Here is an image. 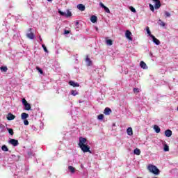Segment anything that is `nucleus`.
<instances>
[{
  "label": "nucleus",
  "instance_id": "nucleus-31",
  "mask_svg": "<svg viewBox=\"0 0 178 178\" xmlns=\"http://www.w3.org/2000/svg\"><path fill=\"white\" fill-rule=\"evenodd\" d=\"M104 114H100L97 116V119L99 120H102L104 119Z\"/></svg>",
  "mask_w": 178,
  "mask_h": 178
},
{
  "label": "nucleus",
  "instance_id": "nucleus-34",
  "mask_svg": "<svg viewBox=\"0 0 178 178\" xmlns=\"http://www.w3.org/2000/svg\"><path fill=\"white\" fill-rule=\"evenodd\" d=\"M42 47L44 52H47V54H48V49H47V47L45 46V44H42Z\"/></svg>",
  "mask_w": 178,
  "mask_h": 178
},
{
  "label": "nucleus",
  "instance_id": "nucleus-39",
  "mask_svg": "<svg viewBox=\"0 0 178 178\" xmlns=\"http://www.w3.org/2000/svg\"><path fill=\"white\" fill-rule=\"evenodd\" d=\"M24 124L25 126H29V120H24Z\"/></svg>",
  "mask_w": 178,
  "mask_h": 178
},
{
  "label": "nucleus",
  "instance_id": "nucleus-27",
  "mask_svg": "<svg viewBox=\"0 0 178 178\" xmlns=\"http://www.w3.org/2000/svg\"><path fill=\"white\" fill-rule=\"evenodd\" d=\"M146 31L149 37H151V35H154L151 34V31L149 30V27L147 26Z\"/></svg>",
  "mask_w": 178,
  "mask_h": 178
},
{
  "label": "nucleus",
  "instance_id": "nucleus-35",
  "mask_svg": "<svg viewBox=\"0 0 178 178\" xmlns=\"http://www.w3.org/2000/svg\"><path fill=\"white\" fill-rule=\"evenodd\" d=\"M129 9H130L131 12H133L134 13H136V8H134V7L131 6L129 8Z\"/></svg>",
  "mask_w": 178,
  "mask_h": 178
},
{
  "label": "nucleus",
  "instance_id": "nucleus-38",
  "mask_svg": "<svg viewBox=\"0 0 178 178\" xmlns=\"http://www.w3.org/2000/svg\"><path fill=\"white\" fill-rule=\"evenodd\" d=\"M165 17H170V13L168 11H165Z\"/></svg>",
  "mask_w": 178,
  "mask_h": 178
},
{
  "label": "nucleus",
  "instance_id": "nucleus-14",
  "mask_svg": "<svg viewBox=\"0 0 178 178\" xmlns=\"http://www.w3.org/2000/svg\"><path fill=\"white\" fill-rule=\"evenodd\" d=\"M98 20V18L95 15H92L90 17V22L92 23H97V21Z\"/></svg>",
  "mask_w": 178,
  "mask_h": 178
},
{
  "label": "nucleus",
  "instance_id": "nucleus-17",
  "mask_svg": "<svg viewBox=\"0 0 178 178\" xmlns=\"http://www.w3.org/2000/svg\"><path fill=\"white\" fill-rule=\"evenodd\" d=\"M27 118H29V114H27L26 113H22L21 114V118L22 119V120L27 119Z\"/></svg>",
  "mask_w": 178,
  "mask_h": 178
},
{
  "label": "nucleus",
  "instance_id": "nucleus-7",
  "mask_svg": "<svg viewBox=\"0 0 178 178\" xmlns=\"http://www.w3.org/2000/svg\"><path fill=\"white\" fill-rule=\"evenodd\" d=\"M153 2H155V5H154L155 9H159V8H161V1L153 0Z\"/></svg>",
  "mask_w": 178,
  "mask_h": 178
},
{
  "label": "nucleus",
  "instance_id": "nucleus-24",
  "mask_svg": "<svg viewBox=\"0 0 178 178\" xmlns=\"http://www.w3.org/2000/svg\"><path fill=\"white\" fill-rule=\"evenodd\" d=\"M36 70L40 73V74H44V71H42V69L40 68V67L37 66L36 67Z\"/></svg>",
  "mask_w": 178,
  "mask_h": 178
},
{
  "label": "nucleus",
  "instance_id": "nucleus-23",
  "mask_svg": "<svg viewBox=\"0 0 178 178\" xmlns=\"http://www.w3.org/2000/svg\"><path fill=\"white\" fill-rule=\"evenodd\" d=\"M0 70H1V72H8V67L2 66L0 67Z\"/></svg>",
  "mask_w": 178,
  "mask_h": 178
},
{
  "label": "nucleus",
  "instance_id": "nucleus-20",
  "mask_svg": "<svg viewBox=\"0 0 178 178\" xmlns=\"http://www.w3.org/2000/svg\"><path fill=\"white\" fill-rule=\"evenodd\" d=\"M154 129L155 130L156 133H161V128H159L158 125H154Z\"/></svg>",
  "mask_w": 178,
  "mask_h": 178
},
{
  "label": "nucleus",
  "instance_id": "nucleus-21",
  "mask_svg": "<svg viewBox=\"0 0 178 178\" xmlns=\"http://www.w3.org/2000/svg\"><path fill=\"white\" fill-rule=\"evenodd\" d=\"M68 169L70 170V172H71V173H74V172H76V168H74V167L70 165L68 167Z\"/></svg>",
  "mask_w": 178,
  "mask_h": 178
},
{
  "label": "nucleus",
  "instance_id": "nucleus-37",
  "mask_svg": "<svg viewBox=\"0 0 178 178\" xmlns=\"http://www.w3.org/2000/svg\"><path fill=\"white\" fill-rule=\"evenodd\" d=\"M104 10L106 13H111V10L106 6L105 7Z\"/></svg>",
  "mask_w": 178,
  "mask_h": 178
},
{
  "label": "nucleus",
  "instance_id": "nucleus-11",
  "mask_svg": "<svg viewBox=\"0 0 178 178\" xmlns=\"http://www.w3.org/2000/svg\"><path fill=\"white\" fill-rule=\"evenodd\" d=\"M104 115H111V113H112V110L111 108H109L108 107H106L104 109Z\"/></svg>",
  "mask_w": 178,
  "mask_h": 178
},
{
  "label": "nucleus",
  "instance_id": "nucleus-30",
  "mask_svg": "<svg viewBox=\"0 0 178 178\" xmlns=\"http://www.w3.org/2000/svg\"><path fill=\"white\" fill-rule=\"evenodd\" d=\"M165 152H168L169 151V146L168 145H164V148H163Z\"/></svg>",
  "mask_w": 178,
  "mask_h": 178
},
{
  "label": "nucleus",
  "instance_id": "nucleus-1",
  "mask_svg": "<svg viewBox=\"0 0 178 178\" xmlns=\"http://www.w3.org/2000/svg\"><path fill=\"white\" fill-rule=\"evenodd\" d=\"M78 145L84 153L89 152V154H91L90 146L87 145V138L80 137Z\"/></svg>",
  "mask_w": 178,
  "mask_h": 178
},
{
  "label": "nucleus",
  "instance_id": "nucleus-6",
  "mask_svg": "<svg viewBox=\"0 0 178 178\" xmlns=\"http://www.w3.org/2000/svg\"><path fill=\"white\" fill-rule=\"evenodd\" d=\"M10 143H11L13 147H17V145H19V140L15 139H11L10 140Z\"/></svg>",
  "mask_w": 178,
  "mask_h": 178
},
{
  "label": "nucleus",
  "instance_id": "nucleus-26",
  "mask_svg": "<svg viewBox=\"0 0 178 178\" xmlns=\"http://www.w3.org/2000/svg\"><path fill=\"white\" fill-rule=\"evenodd\" d=\"M158 24L162 27H165V22H163V21L159 19Z\"/></svg>",
  "mask_w": 178,
  "mask_h": 178
},
{
  "label": "nucleus",
  "instance_id": "nucleus-13",
  "mask_svg": "<svg viewBox=\"0 0 178 178\" xmlns=\"http://www.w3.org/2000/svg\"><path fill=\"white\" fill-rule=\"evenodd\" d=\"M69 84L71 85L72 87H80V84L79 83H76L73 81H70Z\"/></svg>",
  "mask_w": 178,
  "mask_h": 178
},
{
  "label": "nucleus",
  "instance_id": "nucleus-40",
  "mask_svg": "<svg viewBox=\"0 0 178 178\" xmlns=\"http://www.w3.org/2000/svg\"><path fill=\"white\" fill-rule=\"evenodd\" d=\"M99 6H101V8H103V9H104L106 6H105V5H104V3L102 2L99 3Z\"/></svg>",
  "mask_w": 178,
  "mask_h": 178
},
{
  "label": "nucleus",
  "instance_id": "nucleus-22",
  "mask_svg": "<svg viewBox=\"0 0 178 178\" xmlns=\"http://www.w3.org/2000/svg\"><path fill=\"white\" fill-rule=\"evenodd\" d=\"M1 149H2V151H5L6 152L9 151V149L8 148V147L6 145H3L1 147Z\"/></svg>",
  "mask_w": 178,
  "mask_h": 178
},
{
  "label": "nucleus",
  "instance_id": "nucleus-48",
  "mask_svg": "<svg viewBox=\"0 0 178 178\" xmlns=\"http://www.w3.org/2000/svg\"><path fill=\"white\" fill-rule=\"evenodd\" d=\"M76 24H79V22H76Z\"/></svg>",
  "mask_w": 178,
  "mask_h": 178
},
{
  "label": "nucleus",
  "instance_id": "nucleus-4",
  "mask_svg": "<svg viewBox=\"0 0 178 178\" xmlns=\"http://www.w3.org/2000/svg\"><path fill=\"white\" fill-rule=\"evenodd\" d=\"M31 31H33V29L29 28L28 30V33H26V37L29 40H34V38L35 37V35Z\"/></svg>",
  "mask_w": 178,
  "mask_h": 178
},
{
  "label": "nucleus",
  "instance_id": "nucleus-18",
  "mask_svg": "<svg viewBox=\"0 0 178 178\" xmlns=\"http://www.w3.org/2000/svg\"><path fill=\"white\" fill-rule=\"evenodd\" d=\"M86 62L87 63V66H91L92 61L90 58H88V56H86Z\"/></svg>",
  "mask_w": 178,
  "mask_h": 178
},
{
  "label": "nucleus",
  "instance_id": "nucleus-28",
  "mask_svg": "<svg viewBox=\"0 0 178 178\" xmlns=\"http://www.w3.org/2000/svg\"><path fill=\"white\" fill-rule=\"evenodd\" d=\"M65 16H66V17H70V16H72V12H70V10H67V13H65Z\"/></svg>",
  "mask_w": 178,
  "mask_h": 178
},
{
  "label": "nucleus",
  "instance_id": "nucleus-43",
  "mask_svg": "<svg viewBox=\"0 0 178 178\" xmlns=\"http://www.w3.org/2000/svg\"><path fill=\"white\" fill-rule=\"evenodd\" d=\"M15 158H16V155L13 154V155H12V159H15Z\"/></svg>",
  "mask_w": 178,
  "mask_h": 178
},
{
  "label": "nucleus",
  "instance_id": "nucleus-29",
  "mask_svg": "<svg viewBox=\"0 0 178 178\" xmlns=\"http://www.w3.org/2000/svg\"><path fill=\"white\" fill-rule=\"evenodd\" d=\"M106 44H107V45H113V42L112 41V40L108 39L106 40Z\"/></svg>",
  "mask_w": 178,
  "mask_h": 178
},
{
  "label": "nucleus",
  "instance_id": "nucleus-32",
  "mask_svg": "<svg viewBox=\"0 0 178 178\" xmlns=\"http://www.w3.org/2000/svg\"><path fill=\"white\" fill-rule=\"evenodd\" d=\"M8 133L9 134H10V136H13V134H15V132H13V129H8Z\"/></svg>",
  "mask_w": 178,
  "mask_h": 178
},
{
  "label": "nucleus",
  "instance_id": "nucleus-16",
  "mask_svg": "<svg viewBox=\"0 0 178 178\" xmlns=\"http://www.w3.org/2000/svg\"><path fill=\"white\" fill-rule=\"evenodd\" d=\"M127 133L128 136H133V128L132 127H129L127 129Z\"/></svg>",
  "mask_w": 178,
  "mask_h": 178
},
{
  "label": "nucleus",
  "instance_id": "nucleus-47",
  "mask_svg": "<svg viewBox=\"0 0 178 178\" xmlns=\"http://www.w3.org/2000/svg\"><path fill=\"white\" fill-rule=\"evenodd\" d=\"M96 30H97V31H98V29L96 27Z\"/></svg>",
  "mask_w": 178,
  "mask_h": 178
},
{
  "label": "nucleus",
  "instance_id": "nucleus-41",
  "mask_svg": "<svg viewBox=\"0 0 178 178\" xmlns=\"http://www.w3.org/2000/svg\"><path fill=\"white\" fill-rule=\"evenodd\" d=\"M149 8H150V10H152V12H154V6L152 4H149Z\"/></svg>",
  "mask_w": 178,
  "mask_h": 178
},
{
  "label": "nucleus",
  "instance_id": "nucleus-3",
  "mask_svg": "<svg viewBox=\"0 0 178 178\" xmlns=\"http://www.w3.org/2000/svg\"><path fill=\"white\" fill-rule=\"evenodd\" d=\"M22 104L26 111H30L31 109V105L27 102V100H26L25 98L22 99Z\"/></svg>",
  "mask_w": 178,
  "mask_h": 178
},
{
  "label": "nucleus",
  "instance_id": "nucleus-33",
  "mask_svg": "<svg viewBox=\"0 0 178 178\" xmlns=\"http://www.w3.org/2000/svg\"><path fill=\"white\" fill-rule=\"evenodd\" d=\"M134 94H138V92H140V89L137 88H134Z\"/></svg>",
  "mask_w": 178,
  "mask_h": 178
},
{
  "label": "nucleus",
  "instance_id": "nucleus-45",
  "mask_svg": "<svg viewBox=\"0 0 178 178\" xmlns=\"http://www.w3.org/2000/svg\"><path fill=\"white\" fill-rule=\"evenodd\" d=\"M48 2H52V0H47Z\"/></svg>",
  "mask_w": 178,
  "mask_h": 178
},
{
  "label": "nucleus",
  "instance_id": "nucleus-19",
  "mask_svg": "<svg viewBox=\"0 0 178 178\" xmlns=\"http://www.w3.org/2000/svg\"><path fill=\"white\" fill-rule=\"evenodd\" d=\"M134 154L135 155H140L141 154V150H140V149L138 148H136L134 150Z\"/></svg>",
  "mask_w": 178,
  "mask_h": 178
},
{
  "label": "nucleus",
  "instance_id": "nucleus-36",
  "mask_svg": "<svg viewBox=\"0 0 178 178\" xmlns=\"http://www.w3.org/2000/svg\"><path fill=\"white\" fill-rule=\"evenodd\" d=\"M58 13L61 15V16H66V13L58 10Z\"/></svg>",
  "mask_w": 178,
  "mask_h": 178
},
{
  "label": "nucleus",
  "instance_id": "nucleus-25",
  "mask_svg": "<svg viewBox=\"0 0 178 178\" xmlns=\"http://www.w3.org/2000/svg\"><path fill=\"white\" fill-rule=\"evenodd\" d=\"M71 94L74 95V97H76V95H79V92L77 90H72Z\"/></svg>",
  "mask_w": 178,
  "mask_h": 178
},
{
  "label": "nucleus",
  "instance_id": "nucleus-10",
  "mask_svg": "<svg viewBox=\"0 0 178 178\" xmlns=\"http://www.w3.org/2000/svg\"><path fill=\"white\" fill-rule=\"evenodd\" d=\"M77 8L81 12H84V10H86V6L83 4H78Z\"/></svg>",
  "mask_w": 178,
  "mask_h": 178
},
{
  "label": "nucleus",
  "instance_id": "nucleus-42",
  "mask_svg": "<svg viewBox=\"0 0 178 178\" xmlns=\"http://www.w3.org/2000/svg\"><path fill=\"white\" fill-rule=\"evenodd\" d=\"M64 34H70V31L65 30Z\"/></svg>",
  "mask_w": 178,
  "mask_h": 178
},
{
  "label": "nucleus",
  "instance_id": "nucleus-2",
  "mask_svg": "<svg viewBox=\"0 0 178 178\" xmlns=\"http://www.w3.org/2000/svg\"><path fill=\"white\" fill-rule=\"evenodd\" d=\"M147 170L150 173H153V175H159V169L152 164L148 165Z\"/></svg>",
  "mask_w": 178,
  "mask_h": 178
},
{
  "label": "nucleus",
  "instance_id": "nucleus-5",
  "mask_svg": "<svg viewBox=\"0 0 178 178\" xmlns=\"http://www.w3.org/2000/svg\"><path fill=\"white\" fill-rule=\"evenodd\" d=\"M126 38L129 40V41H133V38H131V32L127 30L125 33Z\"/></svg>",
  "mask_w": 178,
  "mask_h": 178
},
{
  "label": "nucleus",
  "instance_id": "nucleus-8",
  "mask_svg": "<svg viewBox=\"0 0 178 178\" xmlns=\"http://www.w3.org/2000/svg\"><path fill=\"white\" fill-rule=\"evenodd\" d=\"M151 38H152L153 42H154V44H156V45H159V44H161V42L159 41V40H158L156 38H155V36L151 35Z\"/></svg>",
  "mask_w": 178,
  "mask_h": 178
},
{
  "label": "nucleus",
  "instance_id": "nucleus-15",
  "mask_svg": "<svg viewBox=\"0 0 178 178\" xmlns=\"http://www.w3.org/2000/svg\"><path fill=\"white\" fill-rule=\"evenodd\" d=\"M140 66L142 69H148V67H147V64L144 61H140Z\"/></svg>",
  "mask_w": 178,
  "mask_h": 178
},
{
  "label": "nucleus",
  "instance_id": "nucleus-9",
  "mask_svg": "<svg viewBox=\"0 0 178 178\" xmlns=\"http://www.w3.org/2000/svg\"><path fill=\"white\" fill-rule=\"evenodd\" d=\"M15 118L16 116L10 113L7 115V119L8 120H13Z\"/></svg>",
  "mask_w": 178,
  "mask_h": 178
},
{
  "label": "nucleus",
  "instance_id": "nucleus-44",
  "mask_svg": "<svg viewBox=\"0 0 178 178\" xmlns=\"http://www.w3.org/2000/svg\"><path fill=\"white\" fill-rule=\"evenodd\" d=\"M17 159H16L15 161H19V156H17Z\"/></svg>",
  "mask_w": 178,
  "mask_h": 178
},
{
  "label": "nucleus",
  "instance_id": "nucleus-46",
  "mask_svg": "<svg viewBox=\"0 0 178 178\" xmlns=\"http://www.w3.org/2000/svg\"><path fill=\"white\" fill-rule=\"evenodd\" d=\"M40 41H42V39L41 38V37H40Z\"/></svg>",
  "mask_w": 178,
  "mask_h": 178
},
{
  "label": "nucleus",
  "instance_id": "nucleus-12",
  "mask_svg": "<svg viewBox=\"0 0 178 178\" xmlns=\"http://www.w3.org/2000/svg\"><path fill=\"white\" fill-rule=\"evenodd\" d=\"M165 137H171L172 136V130L167 129L165 131Z\"/></svg>",
  "mask_w": 178,
  "mask_h": 178
}]
</instances>
